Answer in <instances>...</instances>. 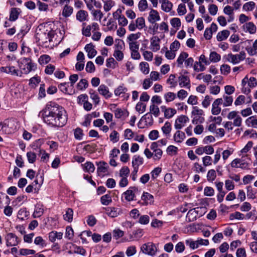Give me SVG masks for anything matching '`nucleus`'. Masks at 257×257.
Listing matches in <instances>:
<instances>
[{"label": "nucleus", "mask_w": 257, "mask_h": 257, "mask_svg": "<svg viewBox=\"0 0 257 257\" xmlns=\"http://www.w3.org/2000/svg\"><path fill=\"white\" fill-rule=\"evenodd\" d=\"M55 35V32L52 30L43 31L39 30L36 35L39 45L44 48L51 47V43Z\"/></svg>", "instance_id": "nucleus-2"}, {"label": "nucleus", "mask_w": 257, "mask_h": 257, "mask_svg": "<svg viewBox=\"0 0 257 257\" xmlns=\"http://www.w3.org/2000/svg\"><path fill=\"white\" fill-rule=\"evenodd\" d=\"M6 244L8 246L17 245L20 242L19 238L13 233H9L5 236Z\"/></svg>", "instance_id": "nucleus-9"}, {"label": "nucleus", "mask_w": 257, "mask_h": 257, "mask_svg": "<svg viewBox=\"0 0 257 257\" xmlns=\"http://www.w3.org/2000/svg\"><path fill=\"white\" fill-rule=\"evenodd\" d=\"M144 163V159L143 157L139 155H135L132 159V166L133 168H135L139 169L140 166L143 165Z\"/></svg>", "instance_id": "nucleus-25"}, {"label": "nucleus", "mask_w": 257, "mask_h": 257, "mask_svg": "<svg viewBox=\"0 0 257 257\" xmlns=\"http://www.w3.org/2000/svg\"><path fill=\"white\" fill-rule=\"evenodd\" d=\"M137 191L138 189L136 187H130L122 194V195L126 201L130 202L134 199L135 193L137 192Z\"/></svg>", "instance_id": "nucleus-14"}, {"label": "nucleus", "mask_w": 257, "mask_h": 257, "mask_svg": "<svg viewBox=\"0 0 257 257\" xmlns=\"http://www.w3.org/2000/svg\"><path fill=\"white\" fill-rule=\"evenodd\" d=\"M222 103V100L221 98H218L214 100L212 104L211 113L213 115L219 114L221 110V108L220 107Z\"/></svg>", "instance_id": "nucleus-13"}, {"label": "nucleus", "mask_w": 257, "mask_h": 257, "mask_svg": "<svg viewBox=\"0 0 257 257\" xmlns=\"http://www.w3.org/2000/svg\"><path fill=\"white\" fill-rule=\"evenodd\" d=\"M161 110L164 112V117L166 118H172L177 112L176 110L172 108H167L165 105L161 106Z\"/></svg>", "instance_id": "nucleus-16"}, {"label": "nucleus", "mask_w": 257, "mask_h": 257, "mask_svg": "<svg viewBox=\"0 0 257 257\" xmlns=\"http://www.w3.org/2000/svg\"><path fill=\"white\" fill-rule=\"evenodd\" d=\"M243 28L245 32H247L250 34H254L256 31V26L251 22L245 23L243 25Z\"/></svg>", "instance_id": "nucleus-21"}, {"label": "nucleus", "mask_w": 257, "mask_h": 257, "mask_svg": "<svg viewBox=\"0 0 257 257\" xmlns=\"http://www.w3.org/2000/svg\"><path fill=\"white\" fill-rule=\"evenodd\" d=\"M160 3L161 4V9L164 12L168 13L172 10L173 4L169 0H160Z\"/></svg>", "instance_id": "nucleus-27"}, {"label": "nucleus", "mask_w": 257, "mask_h": 257, "mask_svg": "<svg viewBox=\"0 0 257 257\" xmlns=\"http://www.w3.org/2000/svg\"><path fill=\"white\" fill-rule=\"evenodd\" d=\"M139 68L144 74H148L150 72L149 65L146 62H141L139 64Z\"/></svg>", "instance_id": "nucleus-43"}, {"label": "nucleus", "mask_w": 257, "mask_h": 257, "mask_svg": "<svg viewBox=\"0 0 257 257\" xmlns=\"http://www.w3.org/2000/svg\"><path fill=\"white\" fill-rule=\"evenodd\" d=\"M229 219L230 220H233L235 219L238 220H243L244 219V215L243 214L239 212H235L229 215Z\"/></svg>", "instance_id": "nucleus-48"}, {"label": "nucleus", "mask_w": 257, "mask_h": 257, "mask_svg": "<svg viewBox=\"0 0 257 257\" xmlns=\"http://www.w3.org/2000/svg\"><path fill=\"white\" fill-rule=\"evenodd\" d=\"M194 70L196 72L203 71L205 70L206 67L204 65L199 63V61H196L193 65Z\"/></svg>", "instance_id": "nucleus-62"}, {"label": "nucleus", "mask_w": 257, "mask_h": 257, "mask_svg": "<svg viewBox=\"0 0 257 257\" xmlns=\"http://www.w3.org/2000/svg\"><path fill=\"white\" fill-rule=\"evenodd\" d=\"M148 7L147 0H140L138 4V8L141 12L145 11Z\"/></svg>", "instance_id": "nucleus-57"}, {"label": "nucleus", "mask_w": 257, "mask_h": 257, "mask_svg": "<svg viewBox=\"0 0 257 257\" xmlns=\"http://www.w3.org/2000/svg\"><path fill=\"white\" fill-rule=\"evenodd\" d=\"M229 31L227 30H224L219 32L218 33L216 36L217 40L218 41H221L226 40L229 36Z\"/></svg>", "instance_id": "nucleus-37"}, {"label": "nucleus", "mask_w": 257, "mask_h": 257, "mask_svg": "<svg viewBox=\"0 0 257 257\" xmlns=\"http://www.w3.org/2000/svg\"><path fill=\"white\" fill-rule=\"evenodd\" d=\"M160 39L157 36L153 37L151 39L150 48L153 52H157L160 48Z\"/></svg>", "instance_id": "nucleus-20"}, {"label": "nucleus", "mask_w": 257, "mask_h": 257, "mask_svg": "<svg viewBox=\"0 0 257 257\" xmlns=\"http://www.w3.org/2000/svg\"><path fill=\"white\" fill-rule=\"evenodd\" d=\"M86 25L85 23H82V34L86 36V37H90L91 35V27L90 25H88L85 27Z\"/></svg>", "instance_id": "nucleus-49"}, {"label": "nucleus", "mask_w": 257, "mask_h": 257, "mask_svg": "<svg viewBox=\"0 0 257 257\" xmlns=\"http://www.w3.org/2000/svg\"><path fill=\"white\" fill-rule=\"evenodd\" d=\"M221 98V104L223 107L230 106L232 104L233 98L232 96L224 94Z\"/></svg>", "instance_id": "nucleus-28"}, {"label": "nucleus", "mask_w": 257, "mask_h": 257, "mask_svg": "<svg viewBox=\"0 0 257 257\" xmlns=\"http://www.w3.org/2000/svg\"><path fill=\"white\" fill-rule=\"evenodd\" d=\"M185 134L183 132L177 130L173 135L174 141L177 143H182L185 139Z\"/></svg>", "instance_id": "nucleus-24"}, {"label": "nucleus", "mask_w": 257, "mask_h": 257, "mask_svg": "<svg viewBox=\"0 0 257 257\" xmlns=\"http://www.w3.org/2000/svg\"><path fill=\"white\" fill-rule=\"evenodd\" d=\"M188 56V54L186 52H181L177 59V63L178 65H182L183 62H185V61L186 60V59L187 58Z\"/></svg>", "instance_id": "nucleus-58"}, {"label": "nucleus", "mask_w": 257, "mask_h": 257, "mask_svg": "<svg viewBox=\"0 0 257 257\" xmlns=\"http://www.w3.org/2000/svg\"><path fill=\"white\" fill-rule=\"evenodd\" d=\"M141 250L146 254L153 256L156 254L157 248L154 243L149 242L142 245Z\"/></svg>", "instance_id": "nucleus-6"}, {"label": "nucleus", "mask_w": 257, "mask_h": 257, "mask_svg": "<svg viewBox=\"0 0 257 257\" xmlns=\"http://www.w3.org/2000/svg\"><path fill=\"white\" fill-rule=\"evenodd\" d=\"M146 106L147 105L146 104L141 102H139L136 105V110L139 113H143L146 111Z\"/></svg>", "instance_id": "nucleus-60"}, {"label": "nucleus", "mask_w": 257, "mask_h": 257, "mask_svg": "<svg viewBox=\"0 0 257 257\" xmlns=\"http://www.w3.org/2000/svg\"><path fill=\"white\" fill-rule=\"evenodd\" d=\"M167 83L170 85L171 88L176 87L177 85V80L176 79L175 74L170 75L168 79L167 80Z\"/></svg>", "instance_id": "nucleus-38"}, {"label": "nucleus", "mask_w": 257, "mask_h": 257, "mask_svg": "<svg viewBox=\"0 0 257 257\" xmlns=\"http://www.w3.org/2000/svg\"><path fill=\"white\" fill-rule=\"evenodd\" d=\"M127 91V88L124 84H121L114 89V93L115 95L120 96L121 94H125Z\"/></svg>", "instance_id": "nucleus-41"}, {"label": "nucleus", "mask_w": 257, "mask_h": 257, "mask_svg": "<svg viewBox=\"0 0 257 257\" xmlns=\"http://www.w3.org/2000/svg\"><path fill=\"white\" fill-rule=\"evenodd\" d=\"M0 71L2 73H6L7 74L16 76H22L23 74V72L21 71L16 69L14 66L10 65L0 67Z\"/></svg>", "instance_id": "nucleus-7"}, {"label": "nucleus", "mask_w": 257, "mask_h": 257, "mask_svg": "<svg viewBox=\"0 0 257 257\" xmlns=\"http://www.w3.org/2000/svg\"><path fill=\"white\" fill-rule=\"evenodd\" d=\"M73 210L71 208H67L65 214L63 215V219L69 222H71L73 220Z\"/></svg>", "instance_id": "nucleus-36"}, {"label": "nucleus", "mask_w": 257, "mask_h": 257, "mask_svg": "<svg viewBox=\"0 0 257 257\" xmlns=\"http://www.w3.org/2000/svg\"><path fill=\"white\" fill-rule=\"evenodd\" d=\"M41 112L44 121L52 126L62 127L67 122L65 110L56 103H48Z\"/></svg>", "instance_id": "nucleus-1"}, {"label": "nucleus", "mask_w": 257, "mask_h": 257, "mask_svg": "<svg viewBox=\"0 0 257 257\" xmlns=\"http://www.w3.org/2000/svg\"><path fill=\"white\" fill-rule=\"evenodd\" d=\"M221 59V56L216 52L213 51L210 53L209 60L214 63L219 62Z\"/></svg>", "instance_id": "nucleus-44"}, {"label": "nucleus", "mask_w": 257, "mask_h": 257, "mask_svg": "<svg viewBox=\"0 0 257 257\" xmlns=\"http://www.w3.org/2000/svg\"><path fill=\"white\" fill-rule=\"evenodd\" d=\"M103 3V9L105 12L109 11L114 6L115 3L113 0H101Z\"/></svg>", "instance_id": "nucleus-40"}, {"label": "nucleus", "mask_w": 257, "mask_h": 257, "mask_svg": "<svg viewBox=\"0 0 257 257\" xmlns=\"http://www.w3.org/2000/svg\"><path fill=\"white\" fill-rule=\"evenodd\" d=\"M245 123L248 127L257 128V117L255 115H252L248 117L245 120Z\"/></svg>", "instance_id": "nucleus-30"}, {"label": "nucleus", "mask_w": 257, "mask_h": 257, "mask_svg": "<svg viewBox=\"0 0 257 257\" xmlns=\"http://www.w3.org/2000/svg\"><path fill=\"white\" fill-rule=\"evenodd\" d=\"M88 14L87 11L81 10L78 11L76 15V20L80 22H84L88 20Z\"/></svg>", "instance_id": "nucleus-22"}, {"label": "nucleus", "mask_w": 257, "mask_h": 257, "mask_svg": "<svg viewBox=\"0 0 257 257\" xmlns=\"http://www.w3.org/2000/svg\"><path fill=\"white\" fill-rule=\"evenodd\" d=\"M161 19L159 13L154 9H151L149 15L148 21L151 24H154Z\"/></svg>", "instance_id": "nucleus-18"}, {"label": "nucleus", "mask_w": 257, "mask_h": 257, "mask_svg": "<svg viewBox=\"0 0 257 257\" xmlns=\"http://www.w3.org/2000/svg\"><path fill=\"white\" fill-rule=\"evenodd\" d=\"M246 54L244 51H241L238 54H233L229 53L223 57L225 62L235 65L239 63L241 61L245 59Z\"/></svg>", "instance_id": "nucleus-4"}, {"label": "nucleus", "mask_w": 257, "mask_h": 257, "mask_svg": "<svg viewBox=\"0 0 257 257\" xmlns=\"http://www.w3.org/2000/svg\"><path fill=\"white\" fill-rule=\"evenodd\" d=\"M141 120L144 121L146 125H152L154 121L152 115L149 112L145 114L141 118Z\"/></svg>", "instance_id": "nucleus-35"}, {"label": "nucleus", "mask_w": 257, "mask_h": 257, "mask_svg": "<svg viewBox=\"0 0 257 257\" xmlns=\"http://www.w3.org/2000/svg\"><path fill=\"white\" fill-rule=\"evenodd\" d=\"M44 210L40 205L36 206L35 211L33 214V216L34 218L39 217L43 214Z\"/></svg>", "instance_id": "nucleus-45"}, {"label": "nucleus", "mask_w": 257, "mask_h": 257, "mask_svg": "<svg viewBox=\"0 0 257 257\" xmlns=\"http://www.w3.org/2000/svg\"><path fill=\"white\" fill-rule=\"evenodd\" d=\"M88 86V81L85 79H82L77 84V88L79 90H83Z\"/></svg>", "instance_id": "nucleus-47"}, {"label": "nucleus", "mask_w": 257, "mask_h": 257, "mask_svg": "<svg viewBox=\"0 0 257 257\" xmlns=\"http://www.w3.org/2000/svg\"><path fill=\"white\" fill-rule=\"evenodd\" d=\"M197 209H198V208H197ZM198 214V210H196V208H193L188 212L186 218L189 221H193L196 219Z\"/></svg>", "instance_id": "nucleus-31"}, {"label": "nucleus", "mask_w": 257, "mask_h": 257, "mask_svg": "<svg viewBox=\"0 0 257 257\" xmlns=\"http://www.w3.org/2000/svg\"><path fill=\"white\" fill-rule=\"evenodd\" d=\"M141 36V33L138 32L136 34H131L127 37V42H136V40L138 39Z\"/></svg>", "instance_id": "nucleus-54"}, {"label": "nucleus", "mask_w": 257, "mask_h": 257, "mask_svg": "<svg viewBox=\"0 0 257 257\" xmlns=\"http://www.w3.org/2000/svg\"><path fill=\"white\" fill-rule=\"evenodd\" d=\"M150 112L152 115H154L155 117H158L160 114V111L159 107L154 104H152L149 108Z\"/></svg>", "instance_id": "nucleus-42"}, {"label": "nucleus", "mask_w": 257, "mask_h": 257, "mask_svg": "<svg viewBox=\"0 0 257 257\" xmlns=\"http://www.w3.org/2000/svg\"><path fill=\"white\" fill-rule=\"evenodd\" d=\"M135 23H136V24L137 25L138 29H139V30L142 29L146 26V25H145V19L143 17L138 18L136 20Z\"/></svg>", "instance_id": "nucleus-51"}, {"label": "nucleus", "mask_w": 257, "mask_h": 257, "mask_svg": "<svg viewBox=\"0 0 257 257\" xmlns=\"http://www.w3.org/2000/svg\"><path fill=\"white\" fill-rule=\"evenodd\" d=\"M255 6V3L250 1L244 4L242 8L245 11H251L254 9Z\"/></svg>", "instance_id": "nucleus-56"}, {"label": "nucleus", "mask_w": 257, "mask_h": 257, "mask_svg": "<svg viewBox=\"0 0 257 257\" xmlns=\"http://www.w3.org/2000/svg\"><path fill=\"white\" fill-rule=\"evenodd\" d=\"M73 12V8L68 5H65L62 11V15L65 18L70 17Z\"/></svg>", "instance_id": "nucleus-33"}, {"label": "nucleus", "mask_w": 257, "mask_h": 257, "mask_svg": "<svg viewBox=\"0 0 257 257\" xmlns=\"http://www.w3.org/2000/svg\"><path fill=\"white\" fill-rule=\"evenodd\" d=\"M161 130L165 136L167 137L169 136L172 131L171 123L169 121H166L161 127Z\"/></svg>", "instance_id": "nucleus-34"}, {"label": "nucleus", "mask_w": 257, "mask_h": 257, "mask_svg": "<svg viewBox=\"0 0 257 257\" xmlns=\"http://www.w3.org/2000/svg\"><path fill=\"white\" fill-rule=\"evenodd\" d=\"M85 171L89 173H92L95 170V167L92 163L87 162L84 165Z\"/></svg>", "instance_id": "nucleus-61"}, {"label": "nucleus", "mask_w": 257, "mask_h": 257, "mask_svg": "<svg viewBox=\"0 0 257 257\" xmlns=\"http://www.w3.org/2000/svg\"><path fill=\"white\" fill-rule=\"evenodd\" d=\"M34 243L37 245H39L41 247L46 246V243L41 236H37L35 238Z\"/></svg>", "instance_id": "nucleus-63"}, {"label": "nucleus", "mask_w": 257, "mask_h": 257, "mask_svg": "<svg viewBox=\"0 0 257 257\" xmlns=\"http://www.w3.org/2000/svg\"><path fill=\"white\" fill-rule=\"evenodd\" d=\"M178 80L179 86L181 87H186L189 89H190L191 87L190 79L188 76H185L184 75H181L178 77Z\"/></svg>", "instance_id": "nucleus-17"}, {"label": "nucleus", "mask_w": 257, "mask_h": 257, "mask_svg": "<svg viewBox=\"0 0 257 257\" xmlns=\"http://www.w3.org/2000/svg\"><path fill=\"white\" fill-rule=\"evenodd\" d=\"M19 122L15 119H8L0 122V129L5 134H10L16 131L19 127Z\"/></svg>", "instance_id": "nucleus-3"}, {"label": "nucleus", "mask_w": 257, "mask_h": 257, "mask_svg": "<svg viewBox=\"0 0 257 257\" xmlns=\"http://www.w3.org/2000/svg\"><path fill=\"white\" fill-rule=\"evenodd\" d=\"M89 94L90 98L93 100L94 104L96 105L100 102V97L98 94L92 89L89 90Z\"/></svg>", "instance_id": "nucleus-39"}, {"label": "nucleus", "mask_w": 257, "mask_h": 257, "mask_svg": "<svg viewBox=\"0 0 257 257\" xmlns=\"http://www.w3.org/2000/svg\"><path fill=\"white\" fill-rule=\"evenodd\" d=\"M21 12V11L19 8H12L10 11L9 20L10 21H15L18 19Z\"/></svg>", "instance_id": "nucleus-29"}, {"label": "nucleus", "mask_w": 257, "mask_h": 257, "mask_svg": "<svg viewBox=\"0 0 257 257\" xmlns=\"http://www.w3.org/2000/svg\"><path fill=\"white\" fill-rule=\"evenodd\" d=\"M97 90L99 93L102 95L105 99H108L112 95V94L109 91L108 87L104 84L99 85Z\"/></svg>", "instance_id": "nucleus-15"}, {"label": "nucleus", "mask_w": 257, "mask_h": 257, "mask_svg": "<svg viewBox=\"0 0 257 257\" xmlns=\"http://www.w3.org/2000/svg\"><path fill=\"white\" fill-rule=\"evenodd\" d=\"M62 232L53 231L49 233V239L51 242H54L56 241V239H61L62 238Z\"/></svg>", "instance_id": "nucleus-32"}, {"label": "nucleus", "mask_w": 257, "mask_h": 257, "mask_svg": "<svg viewBox=\"0 0 257 257\" xmlns=\"http://www.w3.org/2000/svg\"><path fill=\"white\" fill-rule=\"evenodd\" d=\"M123 45V43L121 40H119L117 44L115 45V50L113 53V56L118 61H121L123 58V54L121 51Z\"/></svg>", "instance_id": "nucleus-11"}, {"label": "nucleus", "mask_w": 257, "mask_h": 257, "mask_svg": "<svg viewBox=\"0 0 257 257\" xmlns=\"http://www.w3.org/2000/svg\"><path fill=\"white\" fill-rule=\"evenodd\" d=\"M247 190V196L250 199H254L256 197L255 192L251 186H248L246 187Z\"/></svg>", "instance_id": "nucleus-53"}, {"label": "nucleus", "mask_w": 257, "mask_h": 257, "mask_svg": "<svg viewBox=\"0 0 257 257\" xmlns=\"http://www.w3.org/2000/svg\"><path fill=\"white\" fill-rule=\"evenodd\" d=\"M141 200L143 202L141 203L140 201H139L138 203L141 204L143 206L152 204L154 202V196L148 192L143 193L141 196Z\"/></svg>", "instance_id": "nucleus-12"}, {"label": "nucleus", "mask_w": 257, "mask_h": 257, "mask_svg": "<svg viewBox=\"0 0 257 257\" xmlns=\"http://www.w3.org/2000/svg\"><path fill=\"white\" fill-rule=\"evenodd\" d=\"M193 168L194 171L198 173H204L206 171L205 169L198 162H196L193 164Z\"/></svg>", "instance_id": "nucleus-52"}, {"label": "nucleus", "mask_w": 257, "mask_h": 257, "mask_svg": "<svg viewBox=\"0 0 257 257\" xmlns=\"http://www.w3.org/2000/svg\"><path fill=\"white\" fill-rule=\"evenodd\" d=\"M231 70L230 66L227 64H223L220 66L221 73L223 75H226L228 74Z\"/></svg>", "instance_id": "nucleus-64"}, {"label": "nucleus", "mask_w": 257, "mask_h": 257, "mask_svg": "<svg viewBox=\"0 0 257 257\" xmlns=\"http://www.w3.org/2000/svg\"><path fill=\"white\" fill-rule=\"evenodd\" d=\"M170 24L173 28L178 30L181 26V22L179 18H174L171 19Z\"/></svg>", "instance_id": "nucleus-50"}, {"label": "nucleus", "mask_w": 257, "mask_h": 257, "mask_svg": "<svg viewBox=\"0 0 257 257\" xmlns=\"http://www.w3.org/2000/svg\"><path fill=\"white\" fill-rule=\"evenodd\" d=\"M85 50L87 53L89 58H92L96 56L97 51L94 49V46L92 43L87 44L85 47Z\"/></svg>", "instance_id": "nucleus-23"}, {"label": "nucleus", "mask_w": 257, "mask_h": 257, "mask_svg": "<svg viewBox=\"0 0 257 257\" xmlns=\"http://www.w3.org/2000/svg\"><path fill=\"white\" fill-rule=\"evenodd\" d=\"M21 64H25L26 67L24 68V72L26 74L29 73L31 71L36 68V65L32 62L30 58H23L21 59Z\"/></svg>", "instance_id": "nucleus-10"}, {"label": "nucleus", "mask_w": 257, "mask_h": 257, "mask_svg": "<svg viewBox=\"0 0 257 257\" xmlns=\"http://www.w3.org/2000/svg\"><path fill=\"white\" fill-rule=\"evenodd\" d=\"M222 151V149L220 148H218L216 150L215 154L214 155L213 160V163L214 165L218 163V162L219 161V160L220 159L221 154Z\"/></svg>", "instance_id": "nucleus-55"}, {"label": "nucleus", "mask_w": 257, "mask_h": 257, "mask_svg": "<svg viewBox=\"0 0 257 257\" xmlns=\"http://www.w3.org/2000/svg\"><path fill=\"white\" fill-rule=\"evenodd\" d=\"M189 121V118L185 115H181L176 118L175 121L174 127L176 130H181Z\"/></svg>", "instance_id": "nucleus-8"}, {"label": "nucleus", "mask_w": 257, "mask_h": 257, "mask_svg": "<svg viewBox=\"0 0 257 257\" xmlns=\"http://www.w3.org/2000/svg\"><path fill=\"white\" fill-rule=\"evenodd\" d=\"M185 243L190 248L195 249L199 247L200 245H208L209 241L208 239L202 238H198L196 240H193L192 239L189 238L185 240Z\"/></svg>", "instance_id": "nucleus-5"}, {"label": "nucleus", "mask_w": 257, "mask_h": 257, "mask_svg": "<svg viewBox=\"0 0 257 257\" xmlns=\"http://www.w3.org/2000/svg\"><path fill=\"white\" fill-rule=\"evenodd\" d=\"M98 168L97 169V173L99 176H103L104 174L107 171L108 166L107 163L104 162H99L97 163Z\"/></svg>", "instance_id": "nucleus-26"}, {"label": "nucleus", "mask_w": 257, "mask_h": 257, "mask_svg": "<svg viewBox=\"0 0 257 257\" xmlns=\"http://www.w3.org/2000/svg\"><path fill=\"white\" fill-rule=\"evenodd\" d=\"M176 97V94L172 92H167L164 95V98L167 103L173 101Z\"/></svg>", "instance_id": "nucleus-46"}, {"label": "nucleus", "mask_w": 257, "mask_h": 257, "mask_svg": "<svg viewBox=\"0 0 257 257\" xmlns=\"http://www.w3.org/2000/svg\"><path fill=\"white\" fill-rule=\"evenodd\" d=\"M100 200L101 203L104 205H108L112 201L110 196L108 194L102 196L101 197Z\"/></svg>", "instance_id": "nucleus-59"}, {"label": "nucleus", "mask_w": 257, "mask_h": 257, "mask_svg": "<svg viewBox=\"0 0 257 257\" xmlns=\"http://www.w3.org/2000/svg\"><path fill=\"white\" fill-rule=\"evenodd\" d=\"M106 214L111 217H115L122 213L120 208L115 207H107L105 208Z\"/></svg>", "instance_id": "nucleus-19"}]
</instances>
